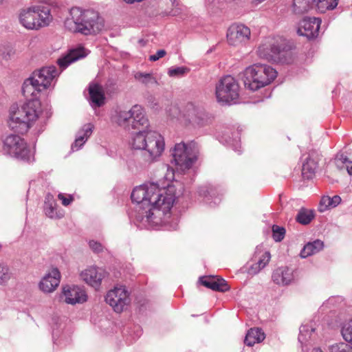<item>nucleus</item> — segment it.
Segmentation results:
<instances>
[{"label":"nucleus","mask_w":352,"mask_h":352,"mask_svg":"<svg viewBox=\"0 0 352 352\" xmlns=\"http://www.w3.org/2000/svg\"><path fill=\"white\" fill-rule=\"evenodd\" d=\"M133 149L144 150V157L148 163L156 162L165 148L163 136L155 131H139L132 138Z\"/></svg>","instance_id":"4"},{"label":"nucleus","mask_w":352,"mask_h":352,"mask_svg":"<svg viewBox=\"0 0 352 352\" xmlns=\"http://www.w3.org/2000/svg\"><path fill=\"white\" fill-rule=\"evenodd\" d=\"M148 104L149 106L151 107V108H153V109H157L159 106H160V104H159V102H158V100H157L154 96H151L148 98Z\"/></svg>","instance_id":"44"},{"label":"nucleus","mask_w":352,"mask_h":352,"mask_svg":"<svg viewBox=\"0 0 352 352\" xmlns=\"http://www.w3.org/2000/svg\"><path fill=\"white\" fill-rule=\"evenodd\" d=\"M105 300L117 313L123 311L130 303L129 294L124 286L115 287L105 296Z\"/></svg>","instance_id":"12"},{"label":"nucleus","mask_w":352,"mask_h":352,"mask_svg":"<svg viewBox=\"0 0 352 352\" xmlns=\"http://www.w3.org/2000/svg\"><path fill=\"white\" fill-rule=\"evenodd\" d=\"M58 74L55 66L43 67L34 71L23 82L22 93L28 101L21 108L10 111L8 125L12 130L19 133L28 131L32 122L38 118L36 107L39 102L37 99L42 91L50 87L52 82Z\"/></svg>","instance_id":"1"},{"label":"nucleus","mask_w":352,"mask_h":352,"mask_svg":"<svg viewBox=\"0 0 352 352\" xmlns=\"http://www.w3.org/2000/svg\"><path fill=\"white\" fill-rule=\"evenodd\" d=\"M113 121L126 130L137 129L146 131L149 121L144 108L139 104L133 105L129 110L118 109L113 116Z\"/></svg>","instance_id":"6"},{"label":"nucleus","mask_w":352,"mask_h":352,"mask_svg":"<svg viewBox=\"0 0 352 352\" xmlns=\"http://www.w3.org/2000/svg\"><path fill=\"white\" fill-rule=\"evenodd\" d=\"M166 54V52L164 50H160L155 54L151 55L148 59L151 61H156L160 58L164 57Z\"/></svg>","instance_id":"42"},{"label":"nucleus","mask_w":352,"mask_h":352,"mask_svg":"<svg viewBox=\"0 0 352 352\" xmlns=\"http://www.w3.org/2000/svg\"><path fill=\"white\" fill-rule=\"evenodd\" d=\"M184 118L186 123L194 126H204L208 122V117L205 111L193 104H188L186 106Z\"/></svg>","instance_id":"15"},{"label":"nucleus","mask_w":352,"mask_h":352,"mask_svg":"<svg viewBox=\"0 0 352 352\" xmlns=\"http://www.w3.org/2000/svg\"><path fill=\"white\" fill-rule=\"evenodd\" d=\"M172 1V4L173 6H176L178 5L176 0H170Z\"/></svg>","instance_id":"48"},{"label":"nucleus","mask_w":352,"mask_h":352,"mask_svg":"<svg viewBox=\"0 0 352 352\" xmlns=\"http://www.w3.org/2000/svg\"><path fill=\"white\" fill-rule=\"evenodd\" d=\"M70 14L72 18L65 21V25L71 32L90 35L98 33L104 28L102 18L92 9L74 7L71 9Z\"/></svg>","instance_id":"3"},{"label":"nucleus","mask_w":352,"mask_h":352,"mask_svg":"<svg viewBox=\"0 0 352 352\" xmlns=\"http://www.w3.org/2000/svg\"><path fill=\"white\" fill-rule=\"evenodd\" d=\"M286 47L280 38L274 37L266 38L259 45L258 56L269 61H283L290 52L285 50Z\"/></svg>","instance_id":"9"},{"label":"nucleus","mask_w":352,"mask_h":352,"mask_svg":"<svg viewBox=\"0 0 352 352\" xmlns=\"http://www.w3.org/2000/svg\"><path fill=\"white\" fill-rule=\"evenodd\" d=\"M315 331V329L311 325H302L300 327V333L298 336V341L300 343H303L307 341V336H309V338L310 337V333L314 332Z\"/></svg>","instance_id":"33"},{"label":"nucleus","mask_w":352,"mask_h":352,"mask_svg":"<svg viewBox=\"0 0 352 352\" xmlns=\"http://www.w3.org/2000/svg\"><path fill=\"white\" fill-rule=\"evenodd\" d=\"M314 0H293L292 11L296 14H302L311 8Z\"/></svg>","instance_id":"28"},{"label":"nucleus","mask_w":352,"mask_h":352,"mask_svg":"<svg viewBox=\"0 0 352 352\" xmlns=\"http://www.w3.org/2000/svg\"><path fill=\"white\" fill-rule=\"evenodd\" d=\"M199 281L201 285L214 291L224 292L230 289L227 282L217 276H204L199 278Z\"/></svg>","instance_id":"21"},{"label":"nucleus","mask_w":352,"mask_h":352,"mask_svg":"<svg viewBox=\"0 0 352 352\" xmlns=\"http://www.w3.org/2000/svg\"><path fill=\"white\" fill-rule=\"evenodd\" d=\"M52 19L50 9L41 6L23 9L19 14L20 24L28 30H37L47 26Z\"/></svg>","instance_id":"7"},{"label":"nucleus","mask_w":352,"mask_h":352,"mask_svg":"<svg viewBox=\"0 0 352 352\" xmlns=\"http://www.w3.org/2000/svg\"><path fill=\"white\" fill-rule=\"evenodd\" d=\"M341 333L343 339L352 345V319L344 323Z\"/></svg>","instance_id":"32"},{"label":"nucleus","mask_w":352,"mask_h":352,"mask_svg":"<svg viewBox=\"0 0 352 352\" xmlns=\"http://www.w3.org/2000/svg\"><path fill=\"white\" fill-rule=\"evenodd\" d=\"M173 15H176V14H177V11H173Z\"/></svg>","instance_id":"51"},{"label":"nucleus","mask_w":352,"mask_h":352,"mask_svg":"<svg viewBox=\"0 0 352 352\" xmlns=\"http://www.w3.org/2000/svg\"><path fill=\"white\" fill-rule=\"evenodd\" d=\"M11 278L10 269L6 264L0 263V285L6 283Z\"/></svg>","instance_id":"34"},{"label":"nucleus","mask_w":352,"mask_h":352,"mask_svg":"<svg viewBox=\"0 0 352 352\" xmlns=\"http://www.w3.org/2000/svg\"><path fill=\"white\" fill-rule=\"evenodd\" d=\"M106 272L101 268L91 267L80 274L81 278L91 286L97 288L104 278Z\"/></svg>","instance_id":"17"},{"label":"nucleus","mask_w":352,"mask_h":352,"mask_svg":"<svg viewBox=\"0 0 352 352\" xmlns=\"http://www.w3.org/2000/svg\"><path fill=\"white\" fill-rule=\"evenodd\" d=\"M321 23L320 18L305 17L298 23L297 33L298 35L305 36L308 39L316 38L319 34Z\"/></svg>","instance_id":"13"},{"label":"nucleus","mask_w":352,"mask_h":352,"mask_svg":"<svg viewBox=\"0 0 352 352\" xmlns=\"http://www.w3.org/2000/svg\"><path fill=\"white\" fill-rule=\"evenodd\" d=\"M272 280L278 285H288L294 280L293 270L287 267H280L275 270L272 276Z\"/></svg>","instance_id":"20"},{"label":"nucleus","mask_w":352,"mask_h":352,"mask_svg":"<svg viewBox=\"0 0 352 352\" xmlns=\"http://www.w3.org/2000/svg\"><path fill=\"white\" fill-rule=\"evenodd\" d=\"M131 200L139 204L136 219L146 227H153L159 223L157 216L160 211L167 214L175 199L173 187L161 189L154 183L144 184L133 189Z\"/></svg>","instance_id":"2"},{"label":"nucleus","mask_w":352,"mask_h":352,"mask_svg":"<svg viewBox=\"0 0 352 352\" xmlns=\"http://www.w3.org/2000/svg\"><path fill=\"white\" fill-rule=\"evenodd\" d=\"M58 198L62 201V204L65 206H69L74 200V197L72 195L65 197L62 193L58 194Z\"/></svg>","instance_id":"40"},{"label":"nucleus","mask_w":352,"mask_h":352,"mask_svg":"<svg viewBox=\"0 0 352 352\" xmlns=\"http://www.w3.org/2000/svg\"><path fill=\"white\" fill-rule=\"evenodd\" d=\"M90 248L95 252H100L102 251L103 247L102 244L98 241H90L89 243Z\"/></svg>","instance_id":"41"},{"label":"nucleus","mask_w":352,"mask_h":352,"mask_svg":"<svg viewBox=\"0 0 352 352\" xmlns=\"http://www.w3.org/2000/svg\"><path fill=\"white\" fill-rule=\"evenodd\" d=\"M324 248V243L322 241L317 239L313 242L307 243L300 252L302 258H307L315 254L322 250Z\"/></svg>","instance_id":"25"},{"label":"nucleus","mask_w":352,"mask_h":352,"mask_svg":"<svg viewBox=\"0 0 352 352\" xmlns=\"http://www.w3.org/2000/svg\"><path fill=\"white\" fill-rule=\"evenodd\" d=\"M330 206L334 208L337 206L341 201V198L338 195H335L333 197H329Z\"/></svg>","instance_id":"45"},{"label":"nucleus","mask_w":352,"mask_h":352,"mask_svg":"<svg viewBox=\"0 0 352 352\" xmlns=\"http://www.w3.org/2000/svg\"><path fill=\"white\" fill-rule=\"evenodd\" d=\"M87 56L85 50L83 47H78L72 49L69 52L58 59L57 63L60 68L63 70L67 67L71 63L82 58Z\"/></svg>","instance_id":"19"},{"label":"nucleus","mask_w":352,"mask_h":352,"mask_svg":"<svg viewBox=\"0 0 352 352\" xmlns=\"http://www.w3.org/2000/svg\"><path fill=\"white\" fill-rule=\"evenodd\" d=\"M285 235V229L276 225L272 226V237L276 242L281 241Z\"/></svg>","instance_id":"36"},{"label":"nucleus","mask_w":352,"mask_h":352,"mask_svg":"<svg viewBox=\"0 0 352 352\" xmlns=\"http://www.w3.org/2000/svg\"><path fill=\"white\" fill-rule=\"evenodd\" d=\"M317 10L324 13L327 10H333L338 3V0H314Z\"/></svg>","instance_id":"30"},{"label":"nucleus","mask_w":352,"mask_h":352,"mask_svg":"<svg viewBox=\"0 0 352 352\" xmlns=\"http://www.w3.org/2000/svg\"><path fill=\"white\" fill-rule=\"evenodd\" d=\"M250 30L243 24H233L228 30L227 40L230 45L237 46L250 39Z\"/></svg>","instance_id":"14"},{"label":"nucleus","mask_w":352,"mask_h":352,"mask_svg":"<svg viewBox=\"0 0 352 352\" xmlns=\"http://www.w3.org/2000/svg\"><path fill=\"white\" fill-rule=\"evenodd\" d=\"M65 302L70 305L81 304L87 301V296L84 289L76 285H66L63 288Z\"/></svg>","instance_id":"16"},{"label":"nucleus","mask_w":352,"mask_h":352,"mask_svg":"<svg viewBox=\"0 0 352 352\" xmlns=\"http://www.w3.org/2000/svg\"><path fill=\"white\" fill-rule=\"evenodd\" d=\"M311 352H323L320 349H314Z\"/></svg>","instance_id":"49"},{"label":"nucleus","mask_w":352,"mask_h":352,"mask_svg":"<svg viewBox=\"0 0 352 352\" xmlns=\"http://www.w3.org/2000/svg\"><path fill=\"white\" fill-rule=\"evenodd\" d=\"M198 153V146L195 142L188 144L180 142L175 145L172 155L175 165L184 170L193 165L197 160Z\"/></svg>","instance_id":"8"},{"label":"nucleus","mask_w":352,"mask_h":352,"mask_svg":"<svg viewBox=\"0 0 352 352\" xmlns=\"http://www.w3.org/2000/svg\"><path fill=\"white\" fill-rule=\"evenodd\" d=\"M277 76V72L265 64H254L248 67L241 74L245 86L252 91L270 84Z\"/></svg>","instance_id":"5"},{"label":"nucleus","mask_w":352,"mask_h":352,"mask_svg":"<svg viewBox=\"0 0 352 352\" xmlns=\"http://www.w3.org/2000/svg\"><path fill=\"white\" fill-rule=\"evenodd\" d=\"M318 168V163L311 157H307L302 164V175L305 179H311L316 173Z\"/></svg>","instance_id":"26"},{"label":"nucleus","mask_w":352,"mask_h":352,"mask_svg":"<svg viewBox=\"0 0 352 352\" xmlns=\"http://www.w3.org/2000/svg\"><path fill=\"white\" fill-rule=\"evenodd\" d=\"M189 69L186 67H176L168 69V74L170 77H181L187 74Z\"/></svg>","instance_id":"37"},{"label":"nucleus","mask_w":352,"mask_h":352,"mask_svg":"<svg viewBox=\"0 0 352 352\" xmlns=\"http://www.w3.org/2000/svg\"><path fill=\"white\" fill-rule=\"evenodd\" d=\"M6 0H0V6L3 4V3L6 1Z\"/></svg>","instance_id":"50"},{"label":"nucleus","mask_w":352,"mask_h":352,"mask_svg":"<svg viewBox=\"0 0 352 352\" xmlns=\"http://www.w3.org/2000/svg\"><path fill=\"white\" fill-rule=\"evenodd\" d=\"M265 338V334L260 328H251L247 333L244 342L249 346L260 343Z\"/></svg>","instance_id":"24"},{"label":"nucleus","mask_w":352,"mask_h":352,"mask_svg":"<svg viewBox=\"0 0 352 352\" xmlns=\"http://www.w3.org/2000/svg\"><path fill=\"white\" fill-rule=\"evenodd\" d=\"M314 217V214L313 211L301 208L296 215V220L300 224L307 225L311 221Z\"/></svg>","instance_id":"31"},{"label":"nucleus","mask_w":352,"mask_h":352,"mask_svg":"<svg viewBox=\"0 0 352 352\" xmlns=\"http://www.w3.org/2000/svg\"><path fill=\"white\" fill-rule=\"evenodd\" d=\"M94 126L91 123L85 124L82 129L78 132V135L74 143L72 145V148L76 151L86 142L87 139L91 135Z\"/></svg>","instance_id":"23"},{"label":"nucleus","mask_w":352,"mask_h":352,"mask_svg":"<svg viewBox=\"0 0 352 352\" xmlns=\"http://www.w3.org/2000/svg\"><path fill=\"white\" fill-rule=\"evenodd\" d=\"M352 349V345L344 342L336 343L329 346L330 352H350Z\"/></svg>","instance_id":"35"},{"label":"nucleus","mask_w":352,"mask_h":352,"mask_svg":"<svg viewBox=\"0 0 352 352\" xmlns=\"http://www.w3.org/2000/svg\"><path fill=\"white\" fill-rule=\"evenodd\" d=\"M349 162L350 161L346 156L341 155L340 157L336 160V165L338 168L342 169L344 167V164H348Z\"/></svg>","instance_id":"43"},{"label":"nucleus","mask_w":352,"mask_h":352,"mask_svg":"<svg viewBox=\"0 0 352 352\" xmlns=\"http://www.w3.org/2000/svg\"><path fill=\"white\" fill-rule=\"evenodd\" d=\"M134 78L146 87L158 84L156 78L151 73L138 72L134 74Z\"/></svg>","instance_id":"29"},{"label":"nucleus","mask_w":352,"mask_h":352,"mask_svg":"<svg viewBox=\"0 0 352 352\" xmlns=\"http://www.w3.org/2000/svg\"><path fill=\"white\" fill-rule=\"evenodd\" d=\"M89 94L93 106L101 107L104 103V94L102 87L98 84H91L89 86Z\"/></svg>","instance_id":"22"},{"label":"nucleus","mask_w":352,"mask_h":352,"mask_svg":"<svg viewBox=\"0 0 352 352\" xmlns=\"http://www.w3.org/2000/svg\"><path fill=\"white\" fill-rule=\"evenodd\" d=\"M3 151L12 157L25 162L34 160V156L25 141L17 135H9L3 141Z\"/></svg>","instance_id":"10"},{"label":"nucleus","mask_w":352,"mask_h":352,"mask_svg":"<svg viewBox=\"0 0 352 352\" xmlns=\"http://www.w3.org/2000/svg\"><path fill=\"white\" fill-rule=\"evenodd\" d=\"M60 274L57 268H53L41 280L39 288L45 293H51L59 285Z\"/></svg>","instance_id":"18"},{"label":"nucleus","mask_w":352,"mask_h":352,"mask_svg":"<svg viewBox=\"0 0 352 352\" xmlns=\"http://www.w3.org/2000/svg\"><path fill=\"white\" fill-rule=\"evenodd\" d=\"M346 169L349 175H352V162H349V164L346 165Z\"/></svg>","instance_id":"46"},{"label":"nucleus","mask_w":352,"mask_h":352,"mask_svg":"<svg viewBox=\"0 0 352 352\" xmlns=\"http://www.w3.org/2000/svg\"><path fill=\"white\" fill-rule=\"evenodd\" d=\"M45 212L46 215L50 218H58L56 210L52 204H47L45 207Z\"/></svg>","instance_id":"38"},{"label":"nucleus","mask_w":352,"mask_h":352,"mask_svg":"<svg viewBox=\"0 0 352 352\" xmlns=\"http://www.w3.org/2000/svg\"><path fill=\"white\" fill-rule=\"evenodd\" d=\"M123 1L127 3H133L135 1L139 2V1H142V0H123Z\"/></svg>","instance_id":"47"},{"label":"nucleus","mask_w":352,"mask_h":352,"mask_svg":"<svg viewBox=\"0 0 352 352\" xmlns=\"http://www.w3.org/2000/svg\"><path fill=\"white\" fill-rule=\"evenodd\" d=\"M239 96V86L231 76L222 78L216 86V97L223 104L235 103Z\"/></svg>","instance_id":"11"},{"label":"nucleus","mask_w":352,"mask_h":352,"mask_svg":"<svg viewBox=\"0 0 352 352\" xmlns=\"http://www.w3.org/2000/svg\"><path fill=\"white\" fill-rule=\"evenodd\" d=\"M330 206L329 197H323L320 201L319 206V211L324 212L327 210Z\"/></svg>","instance_id":"39"},{"label":"nucleus","mask_w":352,"mask_h":352,"mask_svg":"<svg viewBox=\"0 0 352 352\" xmlns=\"http://www.w3.org/2000/svg\"><path fill=\"white\" fill-rule=\"evenodd\" d=\"M270 258V252H265L256 263L250 266L248 269V273L250 275L258 274L269 263Z\"/></svg>","instance_id":"27"}]
</instances>
